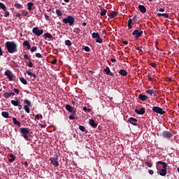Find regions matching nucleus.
<instances>
[{
    "label": "nucleus",
    "instance_id": "nucleus-1",
    "mask_svg": "<svg viewBox=\"0 0 179 179\" xmlns=\"http://www.w3.org/2000/svg\"><path fill=\"white\" fill-rule=\"evenodd\" d=\"M5 47L7 49L8 52L9 54H15L17 52V45L16 42L14 41H6L5 43Z\"/></svg>",
    "mask_w": 179,
    "mask_h": 179
},
{
    "label": "nucleus",
    "instance_id": "nucleus-2",
    "mask_svg": "<svg viewBox=\"0 0 179 179\" xmlns=\"http://www.w3.org/2000/svg\"><path fill=\"white\" fill-rule=\"evenodd\" d=\"M20 131L21 132V136L24 137L25 141H31L30 137H29V136H30V129L28 128H21L20 129Z\"/></svg>",
    "mask_w": 179,
    "mask_h": 179
},
{
    "label": "nucleus",
    "instance_id": "nucleus-3",
    "mask_svg": "<svg viewBox=\"0 0 179 179\" xmlns=\"http://www.w3.org/2000/svg\"><path fill=\"white\" fill-rule=\"evenodd\" d=\"M62 22L64 23V24H69L70 26H73L75 22V19L73 18V16L72 15H68L66 18H64L62 20Z\"/></svg>",
    "mask_w": 179,
    "mask_h": 179
},
{
    "label": "nucleus",
    "instance_id": "nucleus-4",
    "mask_svg": "<svg viewBox=\"0 0 179 179\" xmlns=\"http://www.w3.org/2000/svg\"><path fill=\"white\" fill-rule=\"evenodd\" d=\"M92 38H96L95 42L98 43H103V39L100 36L98 32H93L92 34Z\"/></svg>",
    "mask_w": 179,
    "mask_h": 179
},
{
    "label": "nucleus",
    "instance_id": "nucleus-5",
    "mask_svg": "<svg viewBox=\"0 0 179 179\" xmlns=\"http://www.w3.org/2000/svg\"><path fill=\"white\" fill-rule=\"evenodd\" d=\"M59 156L57 155H55L53 157L50 158V162L52 164L53 166L57 167L59 166Z\"/></svg>",
    "mask_w": 179,
    "mask_h": 179
},
{
    "label": "nucleus",
    "instance_id": "nucleus-6",
    "mask_svg": "<svg viewBox=\"0 0 179 179\" xmlns=\"http://www.w3.org/2000/svg\"><path fill=\"white\" fill-rule=\"evenodd\" d=\"M32 33L36 36H38V37H40V36L44 33V31L43 29H40L38 27H36L32 29Z\"/></svg>",
    "mask_w": 179,
    "mask_h": 179
},
{
    "label": "nucleus",
    "instance_id": "nucleus-7",
    "mask_svg": "<svg viewBox=\"0 0 179 179\" xmlns=\"http://www.w3.org/2000/svg\"><path fill=\"white\" fill-rule=\"evenodd\" d=\"M152 111L156 113L157 114H159V115L166 114V111L163 110V109L162 108L158 107V106L152 107Z\"/></svg>",
    "mask_w": 179,
    "mask_h": 179
},
{
    "label": "nucleus",
    "instance_id": "nucleus-8",
    "mask_svg": "<svg viewBox=\"0 0 179 179\" xmlns=\"http://www.w3.org/2000/svg\"><path fill=\"white\" fill-rule=\"evenodd\" d=\"M4 75L6 76H7L9 81H13V77H15V76L13 74L12 71H10V70H6L4 73Z\"/></svg>",
    "mask_w": 179,
    "mask_h": 179
},
{
    "label": "nucleus",
    "instance_id": "nucleus-9",
    "mask_svg": "<svg viewBox=\"0 0 179 179\" xmlns=\"http://www.w3.org/2000/svg\"><path fill=\"white\" fill-rule=\"evenodd\" d=\"M143 33V31H139V30H134L132 32V35L134 36L135 38L138 39L139 38L141 37Z\"/></svg>",
    "mask_w": 179,
    "mask_h": 179
},
{
    "label": "nucleus",
    "instance_id": "nucleus-10",
    "mask_svg": "<svg viewBox=\"0 0 179 179\" xmlns=\"http://www.w3.org/2000/svg\"><path fill=\"white\" fill-rule=\"evenodd\" d=\"M66 110L72 113V115H76V111H75L73 107L71 106L69 104L66 105Z\"/></svg>",
    "mask_w": 179,
    "mask_h": 179
},
{
    "label": "nucleus",
    "instance_id": "nucleus-11",
    "mask_svg": "<svg viewBox=\"0 0 179 179\" xmlns=\"http://www.w3.org/2000/svg\"><path fill=\"white\" fill-rule=\"evenodd\" d=\"M162 136L164 138H166V139H169L170 138H173V134L169 132V131H164L162 133Z\"/></svg>",
    "mask_w": 179,
    "mask_h": 179
},
{
    "label": "nucleus",
    "instance_id": "nucleus-12",
    "mask_svg": "<svg viewBox=\"0 0 179 179\" xmlns=\"http://www.w3.org/2000/svg\"><path fill=\"white\" fill-rule=\"evenodd\" d=\"M137 119L135 117H129L128 120V122H129L130 124H131L132 125H134V127H138V124H137Z\"/></svg>",
    "mask_w": 179,
    "mask_h": 179
},
{
    "label": "nucleus",
    "instance_id": "nucleus-13",
    "mask_svg": "<svg viewBox=\"0 0 179 179\" xmlns=\"http://www.w3.org/2000/svg\"><path fill=\"white\" fill-rule=\"evenodd\" d=\"M1 10H3V11L4 12V17H8L9 16H10V13H9V11L7 10V7L6 6V5L5 4H3V8H2V9Z\"/></svg>",
    "mask_w": 179,
    "mask_h": 179
},
{
    "label": "nucleus",
    "instance_id": "nucleus-14",
    "mask_svg": "<svg viewBox=\"0 0 179 179\" xmlns=\"http://www.w3.org/2000/svg\"><path fill=\"white\" fill-rule=\"evenodd\" d=\"M134 112L137 114V115H144L145 113V108H141L140 109V110H138V109H134Z\"/></svg>",
    "mask_w": 179,
    "mask_h": 179
},
{
    "label": "nucleus",
    "instance_id": "nucleus-15",
    "mask_svg": "<svg viewBox=\"0 0 179 179\" xmlns=\"http://www.w3.org/2000/svg\"><path fill=\"white\" fill-rule=\"evenodd\" d=\"M103 71L107 74V76H110L113 77L115 76L114 73H113V72L110 71L109 67H106V69H105Z\"/></svg>",
    "mask_w": 179,
    "mask_h": 179
},
{
    "label": "nucleus",
    "instance_id": "nucleus-16",
    "mask_svg": "<svg viewBox=\"0 0 179 179\" xmlns=\"http://www.w3.org/2000/svg\"><path fill=\"white\" fill-rule=\"evenodd\" d=\"M138 99L141 100V101H145V100H147L148 99V96L145 95L144 94H138Z\"/></svg>",
    "mask_w": 179,
    "mask_h": 179
},
{
    "label": "nucleus",
    "instance_id": "nucleus-17",
    "mask_svg": "<svg viewBox=\"0 0 179 179\" xmlns=\"http://www.w3.org/2000/svg\"><path fill=\"white\" fill-rule=\"evenodd\" d=\"M89 124H90V126L92 127L93 128H96L98 127V124H96V122H94V120H92V118L89 120Z\"/></svg>",
    "mask_w": 179,
    "mask_h": 179
},
{
    "label": "nucleus",
    "instance_id": "nucleus-18",
    "mask_svg": "<svg viewBox=\"0 0 179 179\" xmlns=\"http://www.w3.org/2000/svg\"><path fill=\"white\" fill-rule=\"evenodd\" d=\"M27 9L29 10H32L34 9V3L33 2H28L27 3Z\"/></svg>",
    "mask_w": 179,
    "mask_h": 179
},
{
    "label": "nucleus",
    "instance_id": "nucleus-19",
    "mask_svg": "<svg viewBox=\"0 0 179 179\" xmlns=\"http://www.w3.org/2000/svg\"><path fill=\"white\" fill-rule=\"evenodd\" d=\"M157 164H160L161 165H163V169L167 171L168 164L166 162H163L162 161H158Z\"/></svg>",
    "mask_w": 179,
    "mask_h": 179
},
{
    "label": "nucleus",
    "instance_id": "nucleus-20",
    "mask_svg": "<svg viewBox=\"0 0 179 179\" xmlns=\"http://www.w3.org/2000/svg\"><path fill=\"white\" fill-rule=\"evenodd\" d=\"M117 15H118V13H116V11H112V13H110V14L108 15V16H109V17H110V19H113V18H115V17H117Z\"/></svg>",
    "mask_w": 179,
    "mask_h": 179
},
{
    "label": "nucleus",
    "instance_id": "nucleus-21",
    "mask_svg": "<svg viewBox=\"0 0 179 179\" xmlns=\"http://www.w3.org/2000/svg\"><path fill=\"white\" fill-rule=\"evenodd\" d=\"M138 9L140 10V11L142 13H146V8H145V6H143V5L138 6Z\"/></svg>",
    "mask_w": 179,
    "mask_h": 179
},
{
    "label": "nucleus",
    "instance_id": "nucleus-22",
    "mask_svg": "<svg viewBox=\"0 0 179 179\" xmlns=\"http://www.w3.org/2000/svg\"><path fill=\"white\" fill-rule=\"evenodd\" d=\"M119 73H120L122 76H127L128 74L127 71L124 69H120Z\"/></svg>",
    "mask_w": 179,
    "mask_h": 179
},
{
    "label": "nucleus",
    "instance_id": "nucleus-23",
    "mask_svg": "<svg viewBox=\"0 0 179 179\" xmlns=\"http://www.w3.org/2000/svg\"><path fill=\"white\" fill-rule=\"evenodd\" d=\"M13 106L17 107V106H19V103H20V100H11V102Z\"/></svg>",
    "mask_w": 179,
    "mask_h": 179
},
{
    "label": "nucleus",
    "instance_id": "nucleus-24",
    "mask_svg": "<svg viewBox=\"0 0 179 179\" xmlns=\"http://www.w3.org/2000/svg\"><path fill=\"white\" fill-rule=\"evenodd\" d=\"M167 174V171L164 169H162L159 171V175L162 176H165Z\"/></svg>",
    "mask_w": 179,
    "mask_h": 179
},
{
    "label": "nucleus",
    "instance_id": "nucleus-25",
    "mask_svg": "<svg viewBox=\"0 0 179 179\" xmlns=\"http://www.w3.org/2000/svg\"><path fill=\"white\" fill-rule=\"evenodd\" d=\"M23 46H27V50H31V45H30V43L28 41H24L23 42Z\"/></svg>",
    "mask_w": 179,
    "mask_h": 179
},
{
    "label": "nucleus",
    "instance_id": "nucleus-26",
    "mask_svg": "<svg viewBox=\"0 0 179 179\" xmlns=\"http://www.w3.org/2000/svg\"><path fill=\"white\" fill-rule=\"evenodd\" d=\"M26 73L28 74V76L33 77L34 78V80H36V73H31V71H27Z\"/></svg>",
    "mask_w": 179,
    "mask_h": 179
},
{
    "label": "nucleus",
    "instance_id": "nucleus-27",
    "mask_svg": "<svg viewBox=\"0 0 179 179\" xmlns=\"http://www.w3.org/2000/svg\"><path fill=\"white\" fill-rule=\"evenodd\" d=\"M1 115L3 117V118H9V113L8 112H6V111H3L1 113Z\"/></svg>",
    "mask_w": 179,
    "mask_h": 179
},
{
    "label": "nucleus",
    "instance_id": "nucleus-28",
    "mask_svg": "<svg viewBox=\"0 0 179 179\" xmlns=\"http://www.w3.org/2000/svg\"><path fill=\"white\" fill-rule=\"evenodd\" d=\"M157 16L164 17V18H169V14H166V13H158Z\"/></svg>",
    "mask_w": 179,
    "mask_h": 179
},
{
    "label": "nucleus",
    "instance_id": "nucleus-29",
    "mask_svg": "<svg viewBox=\"0 0 179 179\" xmlns=\"http://www.w3.org/2000/svg\"><path fill=\"white\" fill-rule=\"evenodd\" d=\"M78 129H79L80 131H81L82 132L87 133V129H86V128H85V126L80 125V126L78 127Z\"/></svg>",
    "mask_w": 179,
    "mask_h": 179
},
{
    "label": "nucleus",
    "instance_id": "nucleus-30",
    "mask_svg": "<svg viewBox=\"0 0 179 179\" xmlns=\"http://www.w3.org/2000/svg\"><path fill=\"white\" fill-rule=\"evenodd\" d=\"M13 121L14 124L17 125V127H20V125H21L20 122L17 121L16 117H13Z\"/></svg>",
    "mask_w": 179,
    "mask_h": 179
},
{
    "label": "nucleus",
    "instance_id": "nucleus-31",
    "mask_svg": "<svg viewBox=\"0 0 179 179\" xmlns=\"http://www.w3.org/2000/svg\"><path fill=\"white\" fill-rule=\"evenodd\" d=\"M44 37H45V38H46V39H48V38H49V39H52V34H50V33H45V34H44Z\"/></svg>",
    "mask_w": 179,
    "mask_h": 179
},
{
    "label": "nucleus",
    "instance_id": "nucleus-32",
    "mask_svg": "<svg viewBox=\"0 0 179 179\" xmlns=\"http://www.w3.org/2000/svg\"><path fill=\"white\" fill-rule=\"evenodd\" d=\"M10 159H8L10 163H13V162L15 161V159H16L15 157L13 154H10Z\"/></svg>",
    "mask_w": 179,
    "mask_h": 179
},
{
    "label": "nucleus",
    "instance_id": "nucleus-33",
    "mask_svg": "<svg viewBox=\"0 0 179 179\" xmlns=\"http://www.w3.org/2000/svg\"><path fill=\"white\" fill-rule=\"evenodd\" d=\"M20 80L21 81L22 84L27 85V80L24 78H20Z\"/></svg>",
    "mask_w": 179,
    "mask_h": 179
},
{
    "label": "nucleus",
    "instance_id": "nucleus-34",
    "mask_svg": "<svg viewBox=\"0 0 179 179\" xmlns=\"http://www.w3.org/2000/svg\"><path fill=\"white\" fill-rule=\"evenodd\" d=\"M14 7L17 9H20V8H23V6L20 5L19 3H15L14 4Z\"/></svg>",
    "mask_w": 179,
    "mask_h": 179
},
{
    "label": "nucleus",
    "instance_id": "nucleus-35",
    "mask_svg": "<svg viewBox=\"0 0 179 179\" xmlns=\"http://www.w3.org/2000/svg\"><path fill=\"white\" fill-rule=\"evenodd\" d=\"M24 102L25 104H27L26 106L28 107H30L31 106V103L28 99H24Z\"/></svg>",
    "mask_w": 179,
    "mask_h": 179
},
{
    "label": "nucleus",
    "instance_id": "nucleus-36",
    "mask_svg": "<svg viewBox=\"0 0 179 179\" xmlns=\"http://www.w3.org/2000/svg\"><path fill=\"white\" fill-rule=\"evenodd\" d=\"M145 92L150 95H152L153 94L155 93V92L153 90H146Z\"/></svg>",
    "mask_w": 179,
    "mask_h": 179
},
{
    "label": "nucleus",
    "instance_id": "nucleus-37",
    "mask_svg": "<svg viewBox=\"0 0 179 179\" xmlns=\"http://www.w3.org/2000/svg\"><path fill=\"white\" fill-rule=\"evenodd\" d=\"M3 96L6 99H8L9 97H10V92H4Z\"/></svg>",
    "mask_w": 179,
    "mask_h": 179
},
{
    "label": "nucleus",
    "instance_id": "nucleus-38",
    "mask_svg": "<svg viewBox=\"0 0 179 179\" xmlns=\"http://www.w3.org/2000/svg\"><path fill=\"white\" fill-rule=\"evenodd\" d=\"M106 13H107V10L103 9V10L100 13V15L102 16V17H103V16H106Z\"/></svg>",
    "mask_w": 179,
    "mask_h": 179
},
{
    "label": "nucleus",
    "instance_id": "nucleus-39",
    "mask_svg": "<svg viewBox=\"0 0 179 179\" xmlns=\"http://www.w3.org/2000/svg\"><path fill=\"white\" fill-rule=\"evenodd\" d=\"M65 45H66V46H71V45H72L71 41H69V40H66V41H65Z\"/></svg>",
    "mask_w": 179,
    "mask_h": 179
},
{
    "label": "nucleus",
    "instance_id": "nucleus-40",
    "mask_svg": "<svg viewBox=\"0 0 179 179\" xmlns=\"http://www.w3.org/2000/svg\"><path fill=\"white\" fill-rule=\"evenodd\" d=\"M56 14H57V17H62V13L60 10H56Z\"/></svg>",
    "mask_w": 179,
    "mask_h": 179
},
{
    "label": "nucleus",
    "instance_id": "nucleus-41",
    "mask_svg": "<svg viewBox=\"0 0 179 179\" xmlns=\"http://www.w3.org/2000/svg\"><path fill=\"white\" fill-rule=\"evenodd\" d=\"M24 110L29 114V113H30V108L29 106H27V105H24Z\"/></svg>",
    "mask_w": 179,
    "mask_h": 179
},
{
    "label": "nucleus",
    "instance_id": "nucleus-42",
    "mask_svg": "<svg viewBox=\"0 0 179 179\" xmlns=\"http://www.w3.org/2000/svg\"><path fill=\"white\" fill-rule=\"evenodd\" d=\"M31 52H34L37 50V46H32L31 48H30Z\"/></svg>",
    "mask_w": 179,
    "mask_h": 179
},
{
    "label": "nucleus",
    "instance_id": "nucleus-43",
    "mask_svg": "<svg viewBox=\"0 0 179 179\" xmlns=\"http://www.w3.org/2000/svg\"><path fill=\"white\" fill-rule=\"evenodd\" d=\"M22 15H24V16H27V15L29 14L28 11L26 10H22Z\"/></svg>",
    "mask_w": 179,
    "mask_h": 179
},
{
    "label": "nucleus",
    "instance_id": "nucleus-44",
    "mask_svg": "<svg viewBox=\"0 0 179 179\" xmlns=\"http://www.w3.org/2000/svg\"><path fill=\"white\" fill-rule=\"evenodd\" d=\"M145 166H148L149 168H151L152 166V164L150 162H145Z\"/></svg>",
    "mask_w": 179,
    "mask_h": 179
},
{
    "label": "nucleus",
    "instance_id": "nucleus-45",
    "mask_svg": "<svg viewBox=\"0 0 179 179\" xmlns=\"http://www.w3.org/2000/svg\"><path fill=\"white\" fill-rule=\"evenodd\" d=\"M84 50H85V52H90L91 51V49H90V48H89V46H85Z\"/></svg>",
    "mask_w": 179,
    "mask_h": 179
},
{
    "label": "nucleus",
    "instance_id": "nucleus-46",
    "mask_svg": "<svg viewBox=\"0 0 179 179\" xmlns=\"http://www.w3.org/2000/svg\"><path fill=\"white\" fill-rule=\"evenodd\" d=\"M33 66H34V64H33V62H29V63H28V67H29V68H32L33 67Z\"/></svg>",
    "mask_w": 179,
    "mask_h": 179
},
{
    "label": "nucleus",
    "instance_id": "nucleus-47",
    "mask_svg": "<svg viewBox=\"0 0 179 179\" xmlns=\"http://www.w3.org/2000/svg\"><path fill=\"white\" fill-rule=\"evenodd\" d=\"M35 56L36 57V58H42V55L41 53H36Z\"/></svg>",
    "mask_w": 179,
    "mask_h": 179
},
{
    "label": "nucleus",
    "instance_id": "nucleus-48",
    "mask_svg": "<svg viewBox=\"0 0 179 179\" xmlns=\"http://www.w3.org/2000/svg\"><path fill=\"white\" fill-rule=\"evenodd\" d=\"M14 92L17 94L20 93V90L17 88H14Z\"/></svg>",
    "mask_w": 179,
    "mask_h": 179
},
{
    "label": "nucleus",
    "instance_id": "nucleus-49",
    "mask_svg": "<svg viewBox=\"0 0 179 179\" xmlns=\"http://www.w3.org/2000/svg\"><path fill=\"white\" fill-rule=\"evenodd\" d=\"M74 33L78 34L80 33V29L79 28H74Z\"/></svg>",
    "mask_w": 179,
    "mask_h": 179
},
{
    "label": "nucleus",
    "instance_id": "nucleus-50",
    "mask_svg": "<svg viewBox=\"0 0 179 179\" xmlns=\"http://www.w3.org/2000/svg\"><path fill=\"white\" fill-rule=\"evenodd\" d=\"M150 66L152 67V68H156L157 67V64H156V63L152 62V63H151Z\"/></svg>",
    "mask_w": 179,
    "mask_h": 179
},
{
    "label": "nucleus",
    "instance_id": "nucleus-51",
    "mask_svg": "<svg viewBox=\"0 0 179 179\" xmlns=\"http://www.w3.org/2000/svg\"><path fill=\"white\" fill-rule=\"evenodd\" d=\"M44 16H45V18L46 21H50V17L47 14H45Z\"/></svg>",
    "mask_w": 179,
    "mask_h": 179
},
{
    "label": "nucleus",
    "instance_id": "nucleus-52",
    "mask_svg": "<svg viewBox=\"0 0 179 179\" xmlns=\"http://www.w3.org/2000/svg\"><path fill=\"white\" fill-rule=\"evenodd\" d=\"M57 62V59H53V60L51 62V64H56Z\"/></svg>",
    "mask_w": 179,
    "mask_h": 179
},
{
    "label": "nucleus",
    "instance_id": "nucleus-53",
    "mask_svg": "<svg viewBox=\"0 0 179 179\" xmlns=\"http://www.w3.org/2000/svg\"><path fill=\"white\" fill-rule=\"evenodd\" d=\"M69 120H73L76 119V117L73 116V115L69 116Z\"/></svg>",
    "mask_w": 179,
    "mask_h": 179
},
{
    "label": "nucleus",
    "instance_id": "nucleus-54",
    "mask_svg": "<svg viewBox=\"0 0 179 179\" xmlns=\"http://www.w3.org/2000/svg\"><path fill=\"white\" fill-rule=\"evenodd\" d=\"M133 20L132 19H129L127 22V24H132Z\"/></svg>",
    "mask_w": 179,
    "mask_h": 179
},
{
    "label": "nucleus",
    "instance_id": "nucleus-55",
    "mask_svg": "<svg viewBox=\"0 0 179 179\" xmlns=\"http://www.w3.org/2000/svg\"><path fill=\"white\" fill-rule=\"evenodd\" d=\"M40 120V115L39 114H36V115L35 116V120Z\"/></svg>",
    "mask_w": 179,
    "mask_h": 179
},
{
    "label": "nucleus",
    "instance_id": "nucleus-56",
    "mask_svg": "<svg viewBox=\"0 0 179 179\" xmlns=\"http://www.w3.org/2000/svg\"><path fill=\"white\" fill-rule=\"evenodd\" d=\"M24 59H30V58L29 57L27 54L24 55Z\"/></svg>",
    "mask_w": 179,
    "mask_h": 179
},
{
    "label": "nucleus",
    "instance_id": "nucleus-57",
    "mask_svg": "<svg viewBox=\"0 0 179 179\" xmlns=\"http://www.w3.org/2000/svg\"><path fill=\"white\" fill-rule=\"evenodd\" d=\"M133 21H134V23H136V21H137V16H134V17H133Z\"/></svg>",
    "mask_w": 179,
    "mask_h": 179
},
{
    "label": "nucleus",
    "instance_id": "nucleus-58",
    "mask_svg": "<svg viewBox=\"0 0 179 179\" xmlns=\"http://www.w3.org/2000/svg\"><path fill=\"white\" fill-rule=\"evenodd\" d=\"M157 10H159V11L161 12V13L165 12V9H164V8L157 9Z\"/></svg>",
    "mask_w": 179,
    "mask_h": 179
},
{
    "label": "nucleus",
    "instance_id": "nucleus-59",
    "mask_svg": "<svg viewBox=\"0 0 179 179\" xmlns=\"http://www.w3.org/2000/svg\"><path fill=\"white\" fill-rule=\"evenodd\" d=\"M149 174L150 175H153L154 174V171H152V169H149Z\"/></svg>",
    "mask_w": 179,
    "mask_h": 179
},
{
    "label": "nucleus",
    "instance_id": "nucleus-60",
    "mask_svg": "<svg viewBox=\"0 0 179 179\" xmlns=\"http://www.w3.org/2000/svg\"><path fill=\"white\" fill-rule=\"evenodd\" d=\"M136 50H138L139 52H143V50L141 49V48H139V46H137V47L136 48Z\"/></svg>",
    "mask_w": 179,
    "mask_h": 179
},
{
    "label": "nucleus",
    "instance_id": "nucleus-61",
    "mask_svg": "<svg viewBox=\"0 0 179 179\" xmlns=\"http://www.w3.org/2000/svg\"><path fill=\"white\" fill-rule=\"evenodd\" d=\"M3 6H4L3 3L0 2V9H3Z\"/></svg>",
    "mask_w": 179,
    "mask_h": 179
},
{
    "label": "nucleus",
    "instance_id": "nucleus-62",
    "mask_svg": "<svg viewBox=\"0 0 179 179\" xmlns=\"http://www.w3.org/2000/svg\"><path fill=\"white\" fill-rule=\"evenodd\" d=\"M106 30H103V31H102V35L104 36V37H106Z\"/></svg>",
    "mask_w": 179,
    "mask_h": 179
},
{
    "label": "nucleus",
    "instance_id": "nucleus-63",
    "mask_svg": "<svg viewBox=\"0 0 179 179\" xmlns=\"http://www.w3.org/2000/svg\"><path fill=\"white\" fill-rule=\"evenodd\" d=\"M3 55V50L1 46H0V56Z\"/></svg>",
    "mask_w": 179,
    "mask_h": 179
},
{
    "label": "nucleus",
    "instance_id": "nucleus-64",
    "mask_svg": "<svg viewBox=\"0 0 179 179\" xmlns=\"http://www.w3.org/2000/svg\"><path fill=\"white\" fill-rule=\"evenodd\" d=\"M21 15H21L20 13H16V17H20Z\"/></svg>",
    "mask_w": 179,
    "mask_h": 179
}]
</instances>
